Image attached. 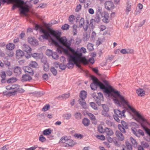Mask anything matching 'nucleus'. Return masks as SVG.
I'll list each match as a JSON object with an SVG mask.
<instances>
[{
	"mask_svg": "<svg viewBox=\"0 0 150 150\" xmlns=\"http://www.w3.org/2000/svg\"><path fill=\"white\" fill-rule=\"evenodd\" d=\"M61 47L63 49V52L64 54L67 56V61L68 62H73L74 63V62L77 61V62H83L85 64H87L88 61L86 59L85 57H84L82 58H79V57H78L75 54H72L70 50L66 49L63 48L62 46Z\"/></svg>",
	"mask_w": 150,
	"mask_h": 150,
	"instance_id": "2",
	"label": "nucleus"
},
{
	"mask_svg": "<svg viewBox=\"0 0 150 150\" xmlns=\"http://www.w3.org/2000/svg\"><path fill=\"white\" fill-rule=\"evenodd\" d=\"M90 105L94 109L96 110L98 109V108L95 103L94 102H91L90 103Z\"/></svg>",
	"mask_w": 150,
	"mask_h": 150,
	"instance_id": "46",
	"label": "nucleus"
},
{
	"mask_svg": "<svg viewBox=\"0 0 150 150\" xmlns=\"http://www.w3.org/2000/svg\"><path fill=\"white\" fill-rule=\"evenodd\" d=\"M96 137L98 139L102 140H104L105 139V137L103 135H97Z\"/></svg>",
	"mask_w": 150,
	"mask_h": 150,
	"instance_id": "58",
	"label": "nucleus"
},
{
	"mask_svg": "<svg viewBox=\"0 0 150 150\" xmlns=\"http://www.w3.org/2000/svg\"><path fill=\"white\" fill-rule=\"evenodd\" d=\"M39 139L40 141L42 142H44L46 140V138L42 135L40 136Z\"/></svg>",
	"mask_w": 150,
	"mask_h": 150,
	"instance_id": "53",
	"label": "nucleus"
},
{
	"mask_svg": "<svg viewBox=\"0 0 150 150\" xmlns=\"http://www.w3.org/2000/svg\"><path fill=\"white\" fill-rule=\"evenodd\" d=\"M121 123L122 125V127H125L126 129H127L128 128V124L127 123L125 122L123 120H121Z\"/></svg>",
	"mask_w": 150,
	"mask_h": 150,
	"instance_id": "41",
	"label": "nucleus"
},
{
	"mask_svg": "<svg viewBox=\"0 0 150 150\" xmlns=\"http://www.w3.org/2000/svg\"><path fill=\"white\" fill-rule=\"evenodd\" d=\"M49 34V32H48L44 34L43 35H41V36L43 38L47 40L48 39V37L50 38Z\"/></svg>",
	"mask_w": 150,
	"mask_h": 150,
	"instance_id": "38",
	"label": "nucleus"
},
{
	"mask_svg": "<svg viewBox=\"0 0 150 150\" xmlns=\"http://www.w3.org/2000/svg\"><path fill=\"white\" fill-rule=\"evenodd\" d=\"M91 79L93 81V82L94 81L95 82H99L98 79L95 76L93 75H91L90 76Z\"/></svg>",
	"mask_w": 150,
	"mask_h": 150,
	"instance_id": "62",
	"label": "nucleus"
},
{
	"mask_svg": "<svg viewBox=\"0 0 150 150\" xmlns=\"http://www.w3.org/2000/svg\"><path fill=\"white\" fill-rule=\"evenodd\" d=\"M105 7L107 9L110 10L113 8L114 6L113 2L110 1H106L105 3Z\"/></svg>",
	"mask_w": 150,
	"mask_h": 150,
	"instance_id": "10",
	"label": "nucleus"
},
{
	"mask_svg": "<svg viewBox=\"0 0 150 150\" xmlns=\"http://www.w3.org/2000/svg\"><path fill=\"white\" fill-rule=\"evenodd\" d=\"M17 92L16 90H14L12 92H8L7 93V92H3V94L4 95H9L11 94V95H15Z\"/></svg>",
	"mask_w": 150,
	"mask_h": 150,
	"instance_id": "34",
	"label": "nucleus"
},
{
	"mask_svg": "<svg viewBox=\"0 0 150 150\" xmlns=\"http://www.w3.org/2000/svg\"><path fill=\"white\" fill-rule=\"evenodd\" d=\"M105 132L108 136L112 135L113 134L112 130L109 128L106 127L105 129Z\"/></svg>",
	"mask_w": 150,
	"mask_h": 150,
	"instance_id": "19",
	"label": "nucleus"
},
{
	"mask_svg": "<svg viewBox=\"0 0 150 150\" xmlns=\"http://www.w3.org/2000/svg\"><path fill=\"white\" fill-rule=\"evenodd\" d=\"M130 139L132 144L134 146H137V143L136 140L132 137H130Z\"/></svg>",
	"mask_w": 150,
	"mask_h": 150,
	"instance_id": "43",
	"label": "nucleus"
},
{
	"mask_svg": "<svg viewBox=\"0 0 150 150\" xmlns=\"http://www.w3.org/2000/svg\"><path fill=\"white\" fill-rule=\"evenodd\" d=\"M68 143H66V146H70L71 147L73 146L75 144V142L73 141V140L70 139L68 142Z\"/></svg>",
	"mask_w": 150,
	"mask_h": 150,
	"instance_id": "27",
	"label": "nucleus"
},
{
	"mask_svg": "<svg viewBox=\"0 0 150 150\" xmlns=\"http://www.w3.org/2000/svg\"><path fill=\"white\" fill-rule=\"evenodd\" d=\"M93 46V45L91 43H88L87 45L88 50L89 51H91L92 50H94Z\"/></svg>",
	"mask_w": 150,
	"mask_h": 150,
	"instance_id": "35",
	"label": "nucleus"
},
{
	"mask_svg": "<svg viewBox=\"0 0 150 150\" xmlns=\"http://www.w3.org/2000/svg\"><path fill=\"white\" fill-rule=\"evenodd\" d=\"M6 49L9 50H12L15 47V45L13 43H9L6 45Z\"/></svg>",
	"mask_w": 150,
	"mask_h": 150,
	"instance_id": "22",
	"label": "nucleus"
},
{
	"mask_svg": "<svg viewBox=\"0 0 150 150\" xmlns=\"http://www.w3.org/2000/svg\"><path fill=\"white\" fill-rule=\"evenodd\" d=\"M69 25L65 24L62 26L61 28L63 30H67L69 29Z\"/></svg>",
	"mask_w": 150,
	"mask_h": 150,
	"instance_id": "50",
	"label": "nucleus"
},
{
	"mask_svg": "<svg viewBox=\"0 0 150 150\" xmlns=\"http://www.w3.org/2000/svg\"><path fill=\"white\" fill-rule=\"evenodd\" d=\"M52 51L49 49H47L46 52V54L48 56H52Z\"/></svg>",
	"mask_w": 150,
	"mask_h": 150,
	"instance_id": "57",
	"label": "nucleus"
},
{
	"mask_svg": "<svg viewBox=\"0 0 150 150\" xmlns=\"http://www.w3.org/2000/svg\"><path fill=\"white\" fill-rule=\"evenodd\" d=\"M91 24L92 25H93L92 23L91 22L89 23V21L88 20L86 21V25L85 26L83 25V26L82 27H83V29L85 31L87 30L89 25Z\"/></svg>",
	"mask_w": 150,
	"mask_h": 150,
	"instance_id": "28",
	"label": "nucleus"
},
{
	"mask_svg": "<svg viewBox=\"0 0 150 150\" xmlns=\"http://www.w3.org/2000/svg\"><path fill=\"white\" fill-rule=\"evenodd\" d=\"M46 5L47 4L45 3H41L39 4V6L37 7V8H43L46 7Z\"/></svg>",
	"mask_w": 150,
	"mask_h": 150,
	"instance_id": "52",
	"label": "nucleus"
},
{
	"mask_svg": "<svg viewBox=\"0 0 150 150\" xmlns=\"http://www.w3.org/2000/svg\"><path fill=\"white\" fill-rule=\"evenodd\" d=\"M69 50H70L71 53L76 54V56L78 57H79V58H81L82 57V53L81 52L80 50L79 51L78 49L75 51L74 49L71 47L70 48Z\"/></svg>",
	"mask_w": 150,
	"mask_h": 150,
	"instance_id": "9",
	"label": "nucleus"
},
{
	"mask_svg": "<svg viewBox=\"0 0 150 150\" xmlns=\"http://www.w3.org/2000/svg\"><path fill=\"white\" fill-rule=\"evenodd\" d=\"M64 118L65 119L67 120L69 119L71 116V113H68L65 114L64 115Z\"/></svg>",
	"mask_w": 150,
	"mask_h": 150,
	"instance_id": "51",
	"label": "nucleus"
},
{
	"mask_svg": "<svg viewBox=\"0 0 150 150\" xmlns=\"http://www.w3.org/2000/svg\"><path fill=\"white\" fill-rule=\"evenodd\" d=\"M132 4L129 3V1H127V6L126 7L125 11L128 14L131 11Z\"/></svg>",
	"mask_w": 150,
	"mask_h": 150,
	"instance_id": "23",
	"label": "nucleus"
},
{
	"mask_svg": "<svg viewBox=\"0 0 150 150\" xmlns=\"http://www.w3.org/2000/svg\"><path fill=\"white\" fill-rule=\"evenodd\" d=\"M13 71L16 75H19L21 74V69L19 67L16 66L14 68Z\"/></svg>",
	"mask_w": 150,
	"mask_h": 150,
	"instance_id": "20",
	"label": "nucleus"
},
{
	"mask_svg": "<svg viewBox=\"0 0 150 150\" xmlns=\"http://www.w3.org/2000/svg\"><path fill=\"white\" fill-rule=\"evenodd\" d=\"M118 128L119 130H120V132H122L123 133H125L126 132V131L125 129V127H122L121 125H118Z\"/></svg>",
	"mask_w": 150,
	"mask_h": 150,
	"instance_id": "45",
	"label": "nucleus"
},
{
	"mask_svg": "<svg viewBox=\"0 0 150 150\" xmlns=\"http://www.w3.org/2000/svg\"><path fill=\"white\" fill-rule=\"evenodd\" d=\"M74 116L76 119L79 120L81 118L82 115L80 112H76L74 113Z\"/></svg>",
	"mask_w": 150,
	"mask_h": 150,
	"instance_id": "25",
	"label": "nucleus"
},
{
	"mask_svg": "<svg viewBox=\"0 0 150 150\" xmlns=\"http://www.w3.org/2000/svg\"><path fill=\"white\" fill-rule=\"evenodd\" d=\"M90 121L86 117L84 118L82 121V123L85 126H88L90 125Z\"/></svg>",
	"mask_w": 150,
	"mask_h": 150,
	"instance_id": "21",
	"label": "nucleus"
},
{
	"mask_svg": "<svg viewBox=\"0 0 150 150\" xmlns=\"http://www.w3.org/2000/svg\"><path fill=\"white\" fill-rule=\"evenodd\" d=\"M141 144L143 146L144 148H147L149 147V145L148 143L146 142L142 141L141 142Z\"/></svg>",
	"mask_w": 150,
	"mask_h": 150,
	"instance_id": "60",
	"label": "nucleus"
},
{
	"mask_svg": "<svg viewBox=\"0 0 150 150\" xmlns=\"http://www.w3.org/2000/svg\"><path fill=\"white\" fill-rule=\"evenodd\" d=\"M87 92L83 90L81 91L79 96L81 100H84L86 97Z\"/></svg>",
	"mask_w": 150,
	"mask_h": 150,
	"instance_id": "17",
	"label": "nucleus"
},
{
	"mask_svg": "<svg viewBox=\"0 0 150 150\" xmlns=\"http://www.w3.org/2000/svg\"><path fill=\"white\" fill-rule=\"evenodd\" d=\"M74 16L73 15H71L70 16L69 18V21L71 24H72L74 22Z\"/></svg>",
	"mask_w": 150,
	"mask_h": 150,
	"instance_id": "37",
	"label": "nucleus"
},
{
	"mask_svg": "<svg viewBox=\"0 0 150 150\" xmlns=\"http://www.w3.org/2000/svg\"><path fill=\"white\" fill-rule=\"evenodd\" d=\"M136 92L138 95L140 96H143L145 94V92L143 89L139 88L137 90Z\"/></svg>",
	"mask_w": 150,
	"mask_h": 150,
	"instance_id": "18",
	"label": "nucleus"
},
{
	"mask_svg": "<svg viewBox=\"0 0 150 150\" xmlns=\"http://www.w3.org/2000/svg\"><path fill=\"white\" fill-rule=\"evenodd\" d=\"M100 21V17L99 14H97L95 17V21L97 22H99Z\"/></svg>",
	"mask_w": 150,
	"mask_h": 150,
	"instance_id": "44",
	"label": "nucleus"
},
{
	"mask_svg": "<svg viewBox=\"0 0 150 150\" xmlns=\"http://www.w3.org/2000/svg\"><path fill=\"white\" fill-rule=\"evenodd\" d=\"M51 130L50 129L44 130L43 131V134L45 135H50L51 133Z\"/></svg>",
	"mask_w": 150,
	"mask_h": 150,
	"instance_id": "32",
	"label": "nucleus"
},
{
	"mask_svg": "<svg viewBox=\"0 0 150 150\" xmlns=\"http://www.w3.org/2000/svg\"><path fill=\"white\" fill-rule=\"evenodd\" d=\"M30 66L33 68H36L38 66V64L35 62H32L30 64Z\"/></svg>",
	"mask_w": 150,
	"mask_h": 150,
	"instance_id": "59",
	"label": "nucleus"
},
{
	"mask_svg": "<svg viewBox=\"0 0 150 150\" xmlns=\"http://www.w3.org/2000/svg\"><path fill=\"white\" fill-rule=\"evenodd\" d=\"M98 99H100V100H102V101H103V97L102 93L101 92L98 93Z\"/></svg>",
	"mask_w": 150,
	"mask_h": 150,
	"instance_id": "63",
	"label": "nucleus"
},
{
	"mask_svg": "<svg viewBox=\"0 0 150 150\" xmlns=\"http://www.w3.org/2000/svg\"><path fill=\"white\" fill-rule=\"evenodd\" d=\"M38 147V146L37 145H34L32 147H30L26 149V150H35Z\"/></svg>",
	"mask_w": 150,
	"mask_h": 150,
	"instance_id": "64",
	"label": "nucleus"
},
{
	"mask_svg": "<svg viewBox=\"0 0 150 150\" xmlns=\"http://www.w3.org/2000/svg\"><path fill=\"white\" fill-rule=\"evenodd\" d=\"M92 97L95 100L96 103L98 104V106H100L101 105V101H102V100H100V99H98V97L96 95L93 94L92 95Z\"/></svg>",
	"mask_w": 150,
	"mask_h": 150,
	"instance_id": "24",
	"label": "nucleus"
},
{
	"mask_svg": "<svg viewBox=\"0 0 150 150\" xmlns=\"http://www.w3.org/2000/svg\"><path fill=\"white\" fill-rule=\"evenodd\" d=\"M12 89L14 90H17L18 87H20V86L17 84H13L11 85Z\"/></svg>",
	"mask_w": 150,
	"mask_h": 150,
	"instance_id": "61",
	"label": "nucleus"
},
{
	"mask_svg": "<svg viewBox=\"0 0 150 150\" xmlns=\"http://www.w3.org/2000/svg\"><path fill=\"white\" fill-rule=\"evenodd\" d=\"M50 38H51L52 41L54 42L56 44H58V42L57 41L60 36L61 33L58 31H55L51 30L49 32Z\"/></svg>",
	"mask_w": 150,
	"mask_h": 150,
	"instance_id": "4",
	"label": "nucleus"
},
{
	"mask_svg": "<svg viewBox=\"0 0 150 150\" xmlns=\"http://www.w3.org/2000/svg\"><path fill=\"white\" fill-rule=\"evenodd\" d=\"M114 112L116 116H118L120 118H122V116L121 114V111L119 110H114Z\"/></svg>",
	"mask_w": 150,
	"mask_h": 150,
	"instance_id": "26",
	"label": "nucleus"
},
{
	"mask_svg": "<svg viewBox=\"0 0 150 150\" xmlns=\"http://www.w3.org/2000/svg\"><path fill=\"white\" fill-rule=\"evenodd\" d=\"M102 17L105 18V17H109V14L108 13L105 11H104L101 14Z\"/></svg>",
	"mask_w": 150,
	"mask_h": 150,
	"instance_id": "55",
	"label": "nucleus"
},
{
	"mask_svg": "<svg viewBox=\"0 0 150 150\" xmlns=\"http://www.w3.org/2000/svg\"><path fill=\"white\" fill-rule=\"evenodd\" d=\"M74 63L71 62H68L66 65V67L69 69H71L73 68Z\"/></svg>",
	"mask_w": 150,
	"mask_h": 150,
	"instance_id": "36",
	"label": "nucleus"
},
{
	"mask_svg": "<svg viewBox=\"0 0 150 150\" xmlns=\"http://www.w3.org/2000/svg\"><path fill=\"white\" fill-rule=\"evenodd\" d=\"M77 25L74 24L72 26V32L74 35H76L77 33Z\"/></svg>",
	"mask_w": 150,
	"mask_h": 150,
	"instance_id": "29",
	"label": "nucleus"
},
{
	"mask_svg": "<svg viewBox=\"0 0 150 150\" xmlns=\"http://www.w3.org/2000/svg\"><path fill=\"white\" fill-rule=\"evenodd\" d=\"M70 94L69 93H65L63 94L61 96H59L58 98H61L63 99H66L68 98Z\"/></svg>",
	"mask_w": 150,
	"mask_h": 150,
	"instance_id": "31",
	"label": "nucleus"
},
{
	"mask_svg": "<svg viewBox=\"0 0 150 150\" xmlns=\"http://www.w3.org/2000/svg\"><path fill=\"white\" fill-rule=\"evenodd\" d=\"M18 3L21 4L18 2ZM25 4H25V5L24 6H23L20 5H17V7L19 8L20 11V13L21 14H23L24 15H26L27 12H28L29 11V8L28 5V4H26V3L25 2Z\"/></svg>",
	"mask_w": 150,
	"mask_h": 150,
	"instance_id": "6",
	"label": "nucleus"
},
{
	"mask_svg": "<svg viewBox=\"0 0 150 150\" xmlns=\"http://www.w3.org/2000/svg\"><path fill=\"white\" fill-rule=\"evenodd\" d=\"M23 50L26 53V55H25V57L28 59L31 57V51L32 49L30 47L25 44H23L22 46Z\"/></svg>",
	"mask_w": 150,
	"mask_h": 150,
	"instance_id": "7",
	"label": "nucleus"
},
{
	"mask_svg": "<svg viewBox=\"0 0 150 150\" xmlns=\"http://www.w3.org/2000/svg\"><path fill=\"white\" fill-rule=\"evenodd\" d=\"M115 134L119 140L123 141L124 139V136L120 131H116L115 132Z\"/></svg>",
	"mask_w": 150,
	"mask_h": 150,
	"instance_id": "12",
	"label": "nucleus"
},
{
	"mask_svg": "<svg viewBox=\"0 0 150 150\" xmlns=\"http://www.w3.org/2000/svg\"><path fill=\"white\" fill-rule=\"evenodd\" d=\"M66 66L64 63L60 64L59 65V68L62 70H64L66 68Z\"/></svg>",
	"mask_w": 150,
	"mask_h": 150,
	"instance_id": "49",
	"label": "nucleus"
},
{
	"mask_svg": "<svg viewBox=\"0 0 150 150\" xmlns=\"http://www.w3.org/2000/svg\"><path fill=\"white\" fill-rule=\"evenodd\" d=\"M62 45L66 47L67 49L69 50L71 47V42L70 40H68L65 37L59 38L57 41Z\"/></svg>",
	"mask_w": 150,
	"mask_h": 150,
	"instance_id": "5",
	"label": "nucleus"
},
{
	"mask_svg": "<svg viewBox=\"0 0 150 150\" xmlns=\"http://www.w3.org/2000/svg\"><path fill=\"white\" fill-rule=\"evenodd\" d=\"M25 55H26V54L24 53L23 51L21 50H19L16 51V55L19 58L23 56H25Z\"/></svg>",
	"mask_w": 150,
	"mask_h": 150,
	"instance_id": "16",
	"label": "nucleus"
},
{
	"mask_svg": "<svg viewBox=\"0 0 150 150\" xmlns=\"http://www.w3.org/2000/svg\"><path fill=\"white\" fill-rule=\"evenodd\" d=\"M28 40V43L34 46H36L38 45V41L34 37H29Z\"/></svg>",
	"mask_w": 150,
	"mask_h": 150,
	"instance_id": "8",
	"label": "nucleus"
},
{
	"mask_svg": "<svg viewBox=\"0 0 150 150\" xmlns=\"http://www.w3.org/2000/svg\"><path fill=\"white\" fill-rule=\"evenodd\" d=\"M102 107L103 109V111H109V108L108 106L106 104H104L102 105Z\"/></svg>",
	"mask_w": 150,
	"mask_h": 150,
	"instance_id": "48",
	"label": "nucleus"
},
{
	"mask_svg": "<svg viewBox=\"0 0 150 150\" xmlns=\"http://www.w3.org/2000/svg\"><path fill=\"white\" fill-rule=\"evenodd\" d=\"M132 108L134 110V111L133 112L132 110H131L132 111L134 114L138 118L142 121V122H139L141 127L145 130L146 132L150 136V129L147 128V127L145 126L143 124V123H147V122L146 120L143 118L137 111L136 110L132 107Z\"/></svg>",
	"mask_w": 150,
	"mask_h": 150,
	"instance_id": "3",
	"label": "nucleus"
},
{
	"mask_svg": "<svg viewBox=\"0 0 150 150\" xmlns=\"http://www.w3.org/2000/svg\"><path fill=\"white\" fill-rule=\"evenodd\" d=\"M50 71L54 76L57 75V70L54 67H51L50 68Z\"/></svg>",
	"mask_w": 150,
	"mask_h": 150,
	"instance_id": "30",
	"label": "nucleus"
},
{
	"mask_svg": "<svg viewBox=\"0 0 150 150\" xmlns=\"http://www.w3.org/2000/svg\"><path fill=\"white\" fill-rule=\"evenodd\" d=\"M108 111H102V114L105 117H108L110 119H111V117L107 113Z\"/></svg>",
	"mask_w": 150,
	"mask_h": 150,
	"instance_id": "33",
	"label": "nucleus"
},
{
	"mask_svg": "<svg viewBox=\"0 0 150 150\" xmlns=\"http://www.w3.org/2000/svg\"><path fill=\"white\" fill-rule=\"evenodd\" d=\"M98 132L101 133H103L105 132V129L103 128L102 126H99L98 127Z\"/></svg>",
	"mask_w": 150,
	"mask_h": 150,
	"instance_id": "42",
	"label": "nucleus"
},
{
	"mask_svg": "<svg viewBox=\"0 0 150 150\" xmlns=\"http://www.w3.org/2000/svg\"><path fill=\"white\" fill-rule=\"evenodd\" d=\"M84 23V19L83 18H81L79 21V27L81 28L83 26V25Z\"/></svg>",
	"mask_w": 150,
	"mask_h": 150,
	"instance_id": "47",
	"label": "nucleus"
},
{
	"mask_svg": "<svg viewBox=\"0 0 150 150\" xmlns=\"http://www.w3.org/2000/svg\"><path fill=\"white\" fill-rule=\"evenodd\" d=\"M103 83L101 82L94 81L90 84L91 89L93 90H96L97 89V87L99 86L100 89L104 90V92L108 95L110 94L111 92H113L114 96L119 98L120 100L119 101L117 98H114L113 100L116 104L120 106L121 104L123 106L126 105L129 109L131 110L133 112L134 111L132 107L129 105L128 102L125 100L124 97L120 95L119 91L114 89L108 84L107 81L103 80Z\"/></svg>",
	"mask_w": 150,
	"mask_h": 150,
	"instance_id": "1",
	"label": "nucleus"
},
{
	"mask_svg": "<svg viewBox=\"0 0 150 150\" xmlns=\"http://www.w3.org/2000/svg\"><path fill=\"white\" fill-rule=\"evenodd\" d=\"M70 136H64L62 137L60 139L59 143H65L66 142L69 141L70 139Z\"/></svg>",
	"mask_w": 150,
	"mask_h": 150,
	"instance_id": "14",
	"label": "nucleus"
},
{
	"mask_svg": "<svg viewBox=\"0 0 150 150\" xmlns=\"http://www.w3.org/2000/svg\"><path fill=\"white\" fill-rule=\"evenodd\" d=\"M51 56L53 58L56 59H57L59 57V56L58 55L57 53L55 52H53Z\"/></svg>",
	"mask_w": 150,
	"mask_h": 150,
	"instance_id": "56",
	"label": "nucleus"
},
{
	"mask_svg": "<svg viewBox=\"0 0 150 150\" xmlns=\"http://www.w3.org/2000/svg\"><path fill=\"white\" fill-rule=\"evenodd\" d=\"M16 81V78H11L9 79L7 81V82L8 83H12L13 82Z\"/></svg>",
	"mask_w": 150,
	"mask_h": 150,
	"instance_id": "39",
	"label": "nucleus"
},
{
	"mask_svg": "<svg viewBox=\"0 0 150 150\" xmlns=\"http://www.w3.org/2000/svg\"><path fill=\"white\" fill-rule=\"evenodd\" d=\"M23 70L25 72H28L31 76H33L34 74V71L29 67L26 66L23 67Z\"/></svg>",
	"mask_w": 150,
	"mask_h": 150,
	"instance_id": "11",
	"label": "nucleus"
},
{
	"mask_svg": "<svg viewBox=\"0 0 150 150\" xmlns=\"http://www.w3.org/2000/svg\"><path fill=\"white\" fill-rule=\"evenodd\" d=\"M50 105L49 104H46L42 108V110L44 111H46L50 108Z\"/></svg>",
	"mask_w": 150,
	"mask_h": 150,
	"instance_id": "54",
	"label": "nucleus"
},
{
	"mask_svg": "<svg viewBox=\"0 0 150 150\" xmlns=\"http://www.w3.org/2000/svg\"><path fill=\"white\" fill-rule=\"evenodd\" d=\"M78 101L79 103L81 106L83 108L86 109L87 108V106L85 99L82 100L79 99Z\"/></svg>",
	"mask_w": 150,
	"mask_h": 150,
	"instance_id": "15",
	"label": "nucleus"
},
{
	"mask_svg": "<svg viewBox=\"0 0 150 150\" xmlns=\"http://www.w3.org/2000/svg\"><path fill=\"white\" fill-rule=\"evenodd\" d=\"M49 66L48 63L44 64L43 65V70L45 71H47L49 70Z\"/></svg>",
	"mask_w": 150,
	"mask_h": 150,
	"instance_id": "40",
	"label": "nucleus"
},
{
	"mask_svg": "<svg viewBox=\"0 0 150 150\" xmlns=\"http://www.w3.org/2000/svg\"><path fill=\"white\" fill-rule=\"evenodd\" d=\"M32 79V77L29 75L25 74L22 76L21 81L23 82L30 81Z\"/></svg>",
	"mask_w": 150,
	"mask_h": 150,
	"instance_id": "13",
	"label": "nucleus"
}]
</instances>
